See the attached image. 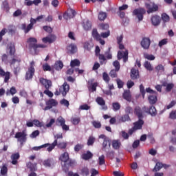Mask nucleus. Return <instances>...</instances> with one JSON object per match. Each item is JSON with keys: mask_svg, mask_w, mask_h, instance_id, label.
Returning a JSON list of instances; mask_svg holds the SVG:
<instances>
[{"mask_svg": "<svg viewBox=\"0 0 176 176\" xmlns=\"http://www.w3.org/2000/svg\"><path fill=\"white\" fill-rule=\"evenodd\" d=\"M139 120L133 123V129L135 130H141L142 129V126H144V120L142 118H138Z\"/></svg>", "mask_w": 176, "mask_h": 176, "instance_id": "22", "label": "nucleus"}, {"mask_svg": "<svg viewBox=\"0 0 176 176\" xmlns=\"http://www.w3.org/2000/svg\"><path fill=\"white\" fill-rule=\"evenodd\" d=\"M162 19L164 23H168V21H170V16L167 15V14L163 13L162 14Z\"/></svg>", "mask_w": 176, "mask_h": 176, "instance_id": "56", "label": "nucleus"}, {"mask_svg": "<svg viewBox=\"0 0 176 176\" xmlns=\"http://www.w3.org/2000/svg\"><path fill=\"white\" fill-rule=\"evenodd\" d=\"M144 67L147 69V71H153V67L149 61L146 60L144 63Z\"/></svg>", "mask_w": 176, "mask_h": 176, "instance_id": "42", "label": "nucleus"}, {"mask_svg": "<svg viewBox=\"0 0 176 176\" xmlns=\"http://www.w3.org/2000/svg\"><path fill=\"white\" fill-rule=\"evenodd\" d=\"M163 167L164 168H168V167H170V165L158 162L156 163L155 166L153 169V173H157V171H160V170H162Z\"/></svg>", "mask_w": 176, "mask_h": 176, "instance_id": "10", "label": "nucleus"}, {"mask_svg": "<svg viewBox=\"0 0 176 176\" xmlns=\"http://www.w3.org/2000/svg\"><path fill=\"white\" fill-rule=\"evenodd\" d=\"M58 102H56L54 99H50L46 102V107L44 108V111H49L52 109L53 107H57Z\"/></svg>", "mask_w": 176, "mask_h": 176, "instance_id": "9", "label": "nucleus"}, {"mask_svg": "<svg viewBox=\"0 0 176 176\" xmlns=\"http://www.w3.org/2000/svg\"><path fill=\"white\" fill-rule=\"evenodd\" d=\"M148 102L151 105H155L157 102V92L155 95H151L148 96Z\"/></svg>", "mask_w": 176, "mask_h": 176, "instance_id": "28", "label": "nucleus"}, {"mask_svg": "<svg viewBox=\"0 0 176 176\" xmlns=\"http://www.w3.org/2000/svg\"><path fill=\"white\" fill-rule=\"evenodd\" d=\"M122 97L126 101H131V94H130V91H125L122 94Z\"/></svg>", "mask_w": 176, "mask_h": 176, "instance_id": "36", "label": "nucleus"}, {"mask_svg": "<svg viewBox=\"0 0 176 176\" xmlns=\"http://www.w3.org/2000/svg\"><path fill=\"white\" fill-rule=\"evenodd\" d=\"M139 78H140V72H138V69L132 68L131 69V78L133 80H135V79H138Z\"/></svg>", "mask_w": 176, "mask_h": 176, "instance_id": "23", "label": "nucleus"}, {"mask_svg": "<svg viewBox=\"0 0 176 176\" xmlns=\"http://www.w3.org/2000/svg\"><path fill=\"white\" fill-rule=\"evenodd\" d=\"M1 61L2 63H4V64H6V65L9 64L12 67V65L14 66L16 63H17L18 64H19V63H21V58H16V56H11V58L10 59L8 54H3L1 56Z\"/></svg>", "mask_w": 176, "mask_h": 176, "instance_id": "2", "label": "nucleus"}, {"mask_svg": "<svg viewBox=\"0 0 176 176\" xmlns=\"http://www.w3.org/2000/svg\"><path fill=\"white\" fill-rule=\"evenodd\" d=\"M146 13V10L144 8H136L133 10V14L138 17L139 21L144 20V14Z\"/></svg>", "mask_w": 176, "mask_h": 176, "instance_id": "5", "label": "nucleus"}, {"mask_svg": "<svg viewBox=\"0 0 176 176\" xmlns=\"http://www.w3.org/2000/svg\"><path fill=\"white\" fill-rule=\"evenodd\" d=\"M26 167L30 168V171H36V163L29 162L27 163Z\"/></svg>", "mask_w": 176, "mask_h": 176, "instance_id": "34", "label": "nucleus"}, {"mask_svg": "<svg viewBox=\"0 0 176 176\" xmlns=\"http://www.w3.org/2000/svg\"><path fill=\"white\" fill-rule=\"evenodd\" d=\"M94 142H96V138L93 136H89L87 143L88 146H93Z\"/></svg>", "mask_w": 176, "mask_h": 176, "instance_id": "45", "label": "nucleus"}, {"mask_svg": "<svg viewBox=\"0 0 176 176\" xmlns=\"http://www.w3.org/2000/svg\"><path fill=\"white\" fill-rule=\"evenodd\" d=\"M144 57L146 60H150L151 61H153V60H155V56H153L152 54H147V53L144 54Z\"/></svg>", "mask_w": 176, "mask_h": 176, "instance_id": "54", "label": "nucleus"}, {"mask_svg": "<svg viewBox=\"0 0 176 176\" xmlns=\"http://www.w3.org/2000/svg\"><path fill=\"white\" fill-rule=\"evenodd\" d=\"M107 12L101 11L98 14V20H100V21H104V20L107 19Z\"/></svg>", "mask_w": 176, "mask_h": 176, "instance_id": "41", "label": "nucleus"}, {"mask_svg": "<svg viewBox=\"0 0 176 176\" xmlns=\"http://www.w3.org/2000/svg\"><path fill=\"white\" fill-rule=\"evenodd\" d=\"M1 175H6L8 174V167L3 165L1 169Z\"/></svg>", "mask_w": 176, "mask_h": 176, "instance_id": "63", "label": "nucleus"}, {"mask_svg": "<svg viewBox=\"0 0 176 176\" xmlns=\"http://www.w3.org/2000/svg\"><path fill=\"white\" fill-rule=\"evenodd\" d=\"M65 123V119L63 118L62 116L58 117L56 120V126H62Z\"/></svg>", "mask_w": 176, "mask_h": 176, "instance_id": "39", "label": "nucleus"}, {"mask_svg": "<svg viewBox=\"0 0 176 176\" xmlns=\"http://www.w3.org/2000/svg\"><path fill=\"white\" fill-rule=\"evenodd\" d=\"M118 72H119V71H118L116 69L111 70L109 72V75H110L111 78H118Z\"/></svg>", "mask_w": 176, "mask_h": 176, "instance_id": "55", "label": "nucleus"}, {"mask_svg": "<svg viewBox=\"0 0 176 176\" xmlns=\"http://www.w3.org/2000/svg\"><path fill=\"white\" fill-rule=\"evenodd\" d=\"M21 68L20 67V63H18V66L14 67V74L15 76H17L19 75V72H20Z\"/></svg>", "mask_w": 176, "mask_h": 176, "instance_id": "59", "label": "nucleus"}, {"mask_svg": "<svg viewBox=\"0 0 176 176\" xmlns=\"http://www.w3.org/2000/svg\"><path fill=\"white\" fill-rule=\"evenodd\" d=\"M47 146H49V143H46L40 146H34L32 148V149L33 151H39L40 149H42V148H47Z\"/></svg>", "mask_w": 176, "mask_h": 176, "instance_id": "58", "label": "nucleus"}, {"mask_svg": "<svg viewBox=\"0 0 176 176\" xmlns=\"http://www.w3.org/2000/svg\"><path fill=\"white\" fill-rule=\"evenodd\" d=\"M47 151L48 152H52L53 149H54V148H56V146H57V140H55L54 141V142L52 144H49V145L47 146Z\"/></svg>", "mask_w": 176, "mask_h": 176, "instance_id": "40", "label": "nucleus"}, {"mask_svg": "<svg viewBox=\"0 0 176 176\" xmlns=\"http://www.w3.org/2000/svg\"><path fill=\"white\" fill-rule=\"evenodd\" d=\"M112 107H113V110L115 112H117V111H119V109H120V104L118 102H113Z\"/></svg>", "mask_w": 176, "mask_h": 176, "instance_id": "48", "label": "nucleus"}, {"mask_svg": "<svg viewBox=\"0 0 176 176\" xmlns=\"http://www.w3.org/2000/svg\"><path fill=\"white\" fill-rule=\"evenodd\" d=\"M141 46L143 49H149V46H151V39L146 37L143 38L141 41Z\"/></svg>", "mask_w": 176, "mask_h": 176, "instance_id": "19", "label": "nucleus"}, {"mask_svg": "<svg viewBox=\"0 0 176 176\" xmlns=\"http://www.w3.org/2000/svg\"><path fill=\"white\" fill-rule=\"evenodd\" d=\"M92 124L95 129H101V122L100 121H93Z\"/></svg>", "mask_w": 176, "mask_h": 176, "instance_id": "60", "label": "nucleus"}, {"mask_svg": "<svg viewBox=\"0 0 176 176\" xmlns=\"http://www.w3.org/2000/svg\"><path fill=\"white\" fill-rule=\"evenodd\" d=\"M38 43V40L34 37H30L28 39V43H29L30 49H33L34 53L38 54L39 53V50L38 49H45L47 47L46 45L44 44H36Z\"/></svg>", "mask_w": 176, "mask_h": 176, "instance_id": "1", "label": "nucleus"}, {"mask_svg": "<svg viewBox=\"0 0 176 176\" xmlns=\"http://www.w3.org/2000/svg\"><path fill=\"white\" fill-rule=\"evenodd\" d=\"M57 37L54 34H51L49 36L43 38L42 41L44 43H53L56 42Z\"/></svg>", "mask_w": 176, "mask_h": 176, "instance_id": "18", "label": "nucleus"}, {"mask_svg": "<svg viewBox=\"0 0 176 176\" xmlns=\"http://www.w3.org/2000/svg\"><path fill=\"white\" fill-rule=\"evenodd\" d=\"M59 160H60L61 162H63L65 164L69 162V164L70 166H72V161L69 160V155L67 152H65L63 154H62L60 156Z\"/></svg>", "mask_w": 176, "mask_h": 176, "instance_id": "12", "label": "nucleus"}, {"mask_svg": "<svg viewBox=\"0 0 176 176\" xmlns=\"http://www.w3.org/2000/svg\"><path fill=\"white\" fill-rule=\"evenodd\" d=\"M64 67V63L61 60H57L55 62L53 68L56 69V71H61Z\"/></svg>", "mask_w": 176, "mask_h": 176, "instance_id": "25", "label": "nucleus"}, {"mask_svg": "<svg viewBox=\"0 0 176 176\" xmlns=\"http://www.w3.org/2000/svg\"><path fill=\"white\" fill-rule=\"evenodd\" d=\"M33 124H34V126H36V127H45V124H43V122H40L38 120H33Z\"/></svg>", "mask_w": 176, "mask_h": 176, "instance_id": "49", "label": "nucleus"}, {"mask_svg": "<svg viewBox=\"0 0 176 176\" xmlns=\"http://www.w3.org/2000/svg\"><path fill=\"white\" fill-rule=\"evenodd\" d=\"M34 67H35V62L32 60L30 63V66L28 69V71L26 72V74H25L26 80H30V79H32V78H34V75H35V68Z\"/></svg>", "mask_w": 176, "mask_h": 176, "instance_id": "4", "label": "nucleus"}, {"mask_svg": "<svg viewBox=\"0 0 176 176\" xmlns=\"http://www.w3.org/2000/svg\"><path fill=\"white\" fill-rule=\"evenodd\" d=\"M151 21L154 27H157V25H159L162 21V18L158 15H153L151 18Z\"/></svg>", "mask_w": 176, "mask_h": 176, "instance_id": "13", "label": "nucleus"}, {"mask_svg": "<svg viewBox=\"0 0 176 176\" xmlns=\"http://www.w3.org/2000/svg\"><path fill=\"white\" fill-rule=\"evenodd\" d=\"M43 71L46 72V71H52V67H50V65H49V64L47 63H45L44 65H43Z\"/></svg>", "mask_w": 176, "mask_h": 176, "instance_id": "64", "label": "nucleus"}, {"mask_svg": "<svg viewBox=\"0 0 176 176\" xmlns=\"http://www.w3.org/2000/svg\"><path fill=\"white\" fill-rule=\"evenodd\" d=\"M101 50L100 47L96 46L95 50V54L96 57H98L100 65H103V64H107V58H105V55L100 54Z\"/></svg>", "mask_w": 176, "mask_h": 176, "instance_id": "6", "label": "nucleus"}, {"mask_svg": "<svg viewBox=\"0 0 176 176\" xmlns=\"http://www.w3.org/2000/svg\"><path fill=\"white\" fill-rule=\"evenodd\" d=\"M104 57L107 60H111L112 54H111V47H109V50L104 52Z\"/></svg>", "mask_w": 176, "mask_h": 176, "instance_id": "46", "label": "nucleus"}, {"mask_svg": "<svg viewBox=\"0 0 176 176\" xmlns=\"http://www.w3.org/2000/svg\"><path fill=\"white\" fill-rule=\"evenodd\" d=\"M131 119L130 118V116L129 114H125L124 116H122L119 119L120 123H124L126 122H130Z\"/></svg>", "mask_w": 176, "mask_h": 176, "instance_id": "33", "label": "nucleus"}, {"mask_svg": "<svg viewBox=\"0 0 176 176\" xmlns=\"http://www.w3.org/2000/svg\"><path fill=\"white\" fill-rule=\"evenodd\" d=\"M107 146L108 149H111V142L108 139H104L102 143V151L107 152Z\"/></svg>", "mask_w": 176, "mask_h": 176, "instance_id": "31", "label": "nucleus"}, {"mask_svg": "<svg viewBox=\"0 0 176 176\" xmlns=\"http://www.w3.org/2000/svg\"><path fill=\"white\" fill-rule=\"evenodd\" d=\"M100 30L107 31L109 29V25L107 23H101V24H100Z\"/></svg>", "mask_w": 176, "mask_h": 176, "instance_id": "61", "label": "nucleus"}, {"mask_svg": "<svg viewBox=\"0 0 176 176\" xmlns=\"http://www.w3.org/2000/svg\"><path fill=\"white\" fill-rule=\"evenodd\" d=\"M134 113L138 116V119H144V115L142 113V109L140 107H135L134 109Z\"/></svg>", "mask_w": 176, "mask_h": 176, "instance_id": "24", "label": "nucleus"}, {"mask_svg": "<svg viewBox=\"0 0 176 176\" xmlns=\"http://www.w3.org/2000/svg\"><path fill=\"white\" fill-rule=\"evenodd\" d=\"M148 112L152 116H156L157 115V111H156V107L154 106H151L148 110Z\"/></svg>", "mask_w": 176, "mask_h": 176, "instance_id": "35", "label": "nucleus"}, {"mask_svg": "<svg viewBox=\"0 0 176 176\" xmlns=\"http://www.w3.org/2000/svg\"><path fill=\"white\" fill-rule=\"evenodd\" d=\"M96 101L97 104H98V105H100V107H102V109H103V111H107V109H108V107L105 105V100H104V98L101 97H98L96 98Z\"/></svg>", "mask_w": 176, "mask_h": 176, "instance_id": "20", "label": "nucleus"}, {"mask_svg": "<svg viewBox=\"0 0 176 176\" xmlns=\"http://www.w3.org/2000/svg\"><path fill=\"white\" fill-rule=\"evenodd\" d=\"M93 157V153L90 151H87L86 153H84L82 155V158L83 160H89V159H91Z\"/></svg>", "mask_w": 176, "mask_h": 176, "instance_id": "37", "label": "nucleus"}, {"mask_svg": "<svg viewBox=\"0 0 176 176\" xmlns=\"http://www.w3.org/2000/svg\"><path fill=\"white\" fill-rule=\"evenodd\" d=\"M84 146H85L82 144H77L74 146V151H76V153L80 152V151H82V149H83Z\"/></svg>", "mask_w": 176, "mask_h": 176, "instance_id": "51", "label": "nucleus"}, {"mask_svg": "<svg viewBox=\"0 0 176 176\" xmlns=\"http://www.w3.org/2000/svg\"><path fill=\"white\" fill-rule=\"evenodd\" d=\"M155 72H157V74H160L162 72H164V66H163V65L162 64H160L155 67Z\"/></svg>", "mask_w": 176, "mask_h": 176, "instance_id": "44", "label": "nucleus"}, {"mask_svg": "<svg viewBox=\"0 0 176 176\" xmlns=\"http://www.w3.org/2000/svg\"><path fill=\"white\" fill-rule=\"evenodd\" d=\"M145 7L147 9L148 14H150V13H154V12H157V10H159V6L155 3H146Z\"/></svg>", "mask_w": 176, "mask_h": 176, "instance_id": "8", "label": "nucleus"}, {"mask_svg": "<svg viewBox=\"0 0 176 176\" xmlns=\"http://www.w3.org/2000/svg\"><path fill=\"white\" fill-rule=\"evenodd\" d=\"M71 122L72 124L76 126L77 124H79V123H80V118L79 117L73 118L71 119Z\"/></svg>", "mask_w": 176, "mask_h": 176, "instance_id": "50", "label": "nucleus"}, {"mask_svg": "<svg viewBox=\"0 0 176 176\" xmlns=\"http://www.w3.org/2000/svg\"><path fill=\"white\" fill-rule=\"evenodd\" d=\"M164 86H166V91H171L173 89H174V84L169 83L166 85V84H164Z\"/></svg>", "mask_w": 176, "mask_h": 176, "instance_id": "62", "label": "nucleus"}, {"mask_svg": "<svg viewBox=\"0 0 176 176\" xmlns=\"http://www.w3.org/2000/svg\"><path fill=\"white\" fill-rule=\"evenodd\" d=\"M82 28L85 31H90V30H91V22L89 20L84 21L82 23Z\"/></svg>", "mask_w": 176, "mask_h": 176, "instance_id": "30", "label": "nucleus"}, {"mask_svg": "<svg viewBox=\"0 0 176 176\" xmlns=\"http://www.w3.org/2000/svg\"><path fill=\"white\" fill-rule=\"evenodd\" d=\"M76 14V12L74 10L71 9L70 13L65 12L63 14V19H65V20H68L69 19H74V17H75Z\"/></svg>", "mask_w": 176, "mask_h": 176, "instance_id": "21", "label": "nucleus"}, {"mask_svg": "<svg viewBox=\"0 0 176 176\" xmlns=\"http://www.w3.org/2000/svg\"><path fill=\"white\" fill-rule=\"evenodd\" d=\"M20 159V154L19 153H14L11 155L12 164L16 166L19 163L17 160Z\"/></svg>", "mask_w": 176, "mask_h": 176, "instance_id": "27", "label": "nucleus"}, {"mask_svg": "<svg viewBox=\"0 0 176 176\" xmlns=\"http://www.w3.org/2000/svg\"><path fill=\"white\" fill-rule=\"evenodd\" d=\"M39 82L43 85V86H44L45 89H50V87H52V80H50L40 78Z\"/></svg>", "mask_w": 176, "mask_h": 176, "instance_id": "17", "label": "nucleus"}, {"mask_svg": "<svg viewBox=\"0 0 176 176\" xmlns=\"http://www.w3.org/2000/svg\"><path fill=\"white\" fill-rule=\"evenodd\" d=\"M67 53L69 54H75L78 52V47L75 43H71L67 47Z\"/></svg>", "mask_w": 176, "mask_h": 176, "instance_id": "14", "label": "nucleus"}, {"mask_svg": "<svg viewBox=\"0 0 176 176\" xmlns=\"http://www.w3.org/2000/svg\"><path fill=\"white\" fill-rule=\"evenodd\" d=\"M39 82L43 85V86H44L45 89H50V87H52V80H50L40 78Z\"/></svg>", "mask_w": 176, "mask_h": 176, "instance_id": "16", "label": "nucleus"}, {"mask_svg": "<svg viewBox=\"0 0 176 176\" xmlns=\"http://www.w3.org/2000/svg\"><path fill=\"white\" fill-rule=\"evenodd\" d=\"M63 91H62V96H63V97H65V96H67V93L69 91V85L65 82L63 85Z\"/></svg>", "mask_w": 176, "mask_h": 176, "instance_id": "32", "label": "nucleus"}, {"mask_svg": "<svg viewBox=\"0 0 176 176\" xmlns=\"http://www.w3.org/2000/svg\"><path fill=\"white\" fill-rule=\"evenodd\" d=\"M0 76H4V83H8L9 82V79H10V72H4L2 67H0Z\"/></svg>", "mask_w": 176, "mask_h": 176, "instance_id": "15", "label": "nucleus"}, {"mask_svg": "<svg viewBox=\"0 0 176 176\" xmlns=\"http://www.w3.org/2000/svg\"><path fill=\"white\" fill-rule=\"evenodd\" d=\"M121 145L122 144L120 143V142H119V140H114L112 143V146L113 149H119Z\"/></svg>", "mask_w": 176, "mask_h": 176, "instance_id": "47", "label": "nucleus"}, {"mask_svg": "<svg viewBox=\"0 0 176 176\" xmlns=\"http://www.w3.org/2000/svg\"><path fill=\"white\" fill-rule=\"evenodd\" d=\"M92 36H93L94 39H96V41L97 39H100V37L101 36L100 35V34H98L97 29L94 28L92 30Z\"/></svg>", "mask_w": 176, "mask_h": 176, "instance_id": "43", "label": "nucleus"}, {"mask_svg": "<svg viewBox=\"0 0 176 176\" xmlns=\"http://www.w3.org/2000/svg\"><path fill=\"white\" fill-rule=\"evenodd\" d=\"M55 163H56V162L54 161V160L53 158H48V159L44 160L43 164L45 167H52V166H54Z\"/></svg>", "mask_w": 176, "mask_h": 176, "instance_id": "26", "label": "nucleus"}, {"mask_svg": "<svg viewBox=\"0 0 176 176\" xmlns=\"http://www.w3.org/2000/svg\"><path fill=\"white\" fill-rule=\"evenodd\" d=\"M8 50L11 57H15L16 58H19V57L16 56V46L14 45V43L9 44L8 47Z\"/></svg>", "mask_w": 176, "mask_h": 176, "instance_id": "11", "label": "nucleus"}, {"mask_svg": "<svg viewBox=\"0 0 176 176\" xmlns=\"http://www.w3.org/2000/svg\"><path fill=\"white\" fill-rule=\"evenodd\" d=\"M32 28H34V26L31 24L28 25V26L25 23L21 25V29L24 31L25 34H28Z\"/></svg>", "mask_w": 176, "mask_h": 176, "instance_id": "29", "label": "nucleus"}, {"mask_svg": "<svg viewBox=\"0 0 176 176\" xmlns=\"http://www.w3.org/2000/svg\"><path fill=\"white\" fill-rule=\"evenodd\" d=\"M27 132L25 131H23L21 132H16L14 136V138H16L18 142L21 144V145H24V143L27 142Z\"/></svg>", "mask_w": 176, "mask_h": 176, "instance_id": "3", "label": "nucleus"}, {"mask_svg": "<svg viewBox=\"0 0 176 176\" xmlns=\"http://www.w3.org/2000/svg\"><path fill=\"white\" fill-rule=\"evenodd\" d=\"M122 58L124 63H127L129 60V50H126L124 52L118 51V60H122Z\"/></svg>", "mask_w": 176, "mask_h": 176, "instance_id": "7", "label": "nucleus"}, {"mask_svg": "<svg viewBox=\"0 0 176 176\" xmlns=\"http://www.w3.org/2000/svg\"><path fill=\"white\" fill-rule=\"evenodd\" d=\"M17 93V89H16V87H12L10 89V92L7 91L6 92V96H9V94H12V96H14Z\"/></svg>", "mask_w": 176, "mask_h": 176, "instance_id": "53", "label": "nucleus"}, {"mask_svg": "<svg viewBox=\"0 0 176 176\" xmlns=\"http://www.w3.org/2000/svg\"><path fill=\"white\" fill-rule=\"evenodd\" d=\"M70 66L72 68H74V67H80V60L78 59H74L71 60Z\"/></svg>", "mask_w": 176, "mask_h": 176, "instance_id": "38", "label": "nucleus"}, {"mask_svg": "<svg viewBox=\"0 0 176 176\" xmlns=\"http://www.w3.org/2000/svg\"><path fill=\"white\" fill-rule=\"evenodd\" d=\"M102 78L103 80H104L106 83H109L111 78H109V76L107 74V72H104L102 74Z\"/></svg>", "mask_w": 176, "mask_h": 176, "instance_id": "57", "label": "nucleus"}, {"mask_svg": "<svg viewBox=\"0 0 176 176\" xmlns=\"http://www.w3.org/2000/svg\"><path fill=\"white\" fill-rule=\"evenodd\" d=\"M167 43H168V38H164L159 42L158 46L162 47L164 45H167Z\"/></svg>", "mask_w": 176, "mask_h": 176, "instance_id": "52", "label": "nucleus"}]
</instances>
